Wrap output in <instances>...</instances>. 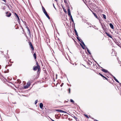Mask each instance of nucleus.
I'll return each instance as SVG.
<instances>
[{"label":"nucleus","mask_w":121,"mask_h":121,"mask_svg":"<svg viewBox=\"0 0 121 121\" xmlns=\"http://www.w3.org/2000/svg\"><path fill=\"white\" fill-rule=\"evenodd\" d=\"M38 69L37 73L38 74H39L41 71L40 67H39L37 66H34L33 67V70L35 71L36 70Z\"/></svg>","instance_id":"1"},{"label":"nucleus","mask_w":121,"mask_h":121,"mask_svg":"<svg viewBox=\"0 0 121 121\" xmlns=\"http://www.w3.org/2000/svg\"><path fill=\"white\" fill-rule=\"evenodd\" d=\"M30 85V81H29L27 83L26 85L24 86V88L26 89L28 88L29 86Z\"/></svg>","instance_id":"2"},{"label":"nucleus","mask_w":121,"mask_h":121,"mask_svg":"<svg viewBox=\"0 0 121 121\" xmlns=\"http://www.w3.org/2000/svg\"><path fill=\"white\" fill-rule=\"evenodd\" d=\"M101 25L102 26V28L103 29V30L105 31H106V26L104 24H101Z\"/></svg>","instance_id":"3"},{"label":"nucleus","mask_w":121,"mask_h":121,"mask_svg":"<svg viewBox=\"0 0 121 121\" xmlns=\"http://www.w3.org/2000/svg\"><path fill=\"white\" fill-rule=\"evenodd\" d=\"M29 43L31 49L33 51L34 50V48L31 43L30 42H29Z\"/></svg>","instance_id":"4"},{"label":"nucleus","mask_w":121,"mask_h":121,"mask_svg":"<svg viewBox=\"0 0 121 121\" xmlns=\"http://www.w3.org/2000/svg\"><path fill=\"white\" fill-rule=\"evenodd\" d=\"M102 69H101V70L102 71L105 73H107L108 72V71L105 69H103L101 67Z\"/></svg>","instance_id":"5"},{"label":"nucleus","mask_w":121,"mask_h":121,"mask_svg":"<svg viewBox=\"0 0 121 121\" xmlns=\"http://www.w3.org/2000/svg\"><path fill=\"white\" fill-rule=\"evenodd\" d=\"M55 110L56 111L59 112H61L65 113V112L64 111L61 110L56 109Z\"/></svg>","instance_id":"6"},{"label":"nucleus","mask_w":121,"mask_h":121,"mask_svg":"<svg viewBox=\"0 0 121 121\" xmlns=\"http://www.w3.org/2000/svg\"><path fill=\"white\" fill-rule=\"evenodd\" d=\"M8 13L9 12H7L6 13V16L8 17H9L11 16V13H9V14H8Z\"/></svg>","instance_id":"7"},{"label":"nucleus","mask_w":121,"mask_h":121,"mask_svg":"<svg viewBox=\"0 0 121 121\" xmlns=\"http://www.w3.org/2000/svg\"><path fill=\"white\" fill-rule=\"evenodd\" d=\"M68 12V15L69 16H70L71 15V13H70V10L69 8L67 9Z\"/></svg>","instance_id":"8"},{"label":"nucleus","mask_w":121,"mask_h":121,"mask_svg":"<svg viewBox=\"0 0 121 121\" xmlns=\"http://www.w3.org/2000/svg\"><path fill=\"white\" fill-rule=\"evenodd\" d=\"M27 28V29L28 30V34L30 35H31V34H30V30L29 28L28 27H26Z\"/></svg>","instance_id":"9"},{"label":"nucleus","mask_w":121,"mask_h":121,"mask_svg":"<svg viewBox=\"0 0 121 121\" xmlns=\"http://www.w3.org/2000/svg\"><path fill=\"white\" fill-rule=\"evenodd\" d=\"M39 107L40 108H41L42 109L43 108V104L42 103H41L40 104Z\"/></svg>","instance_id":"10"},{"label":"nucleus","mask_w":121,"mask_h":121,"mask_svg":"<svg viewBox=\"0 0 121 121\" xmlns=\"http://www.w3.org/2000/svg\"><path fill=\"white\" fill-rule=\"evenodd\" d=\"M44 14H45L46 16L49 19H50V17L48 15V14L47 13H44Z\"/></svg>","instance_id":"11"},{"label":"nucleus","mask_w":121,"mask_h":121,"mask_svg":"<svg viewBox=\"0 0 121 121\" xmlns=\"http://www.w3.org/2000/svg\"><path fill=\"white\" fill-rule=\"evenodd\" d=\"M109 26L112 29H114L112 23H110L109 24Z\"/></svg>","instance_id":"12"},{"label":"nucleus","mask_w":121,"mask_h":121,"mask_svg":"<svg viewBox=\"0 0 121 121\" xmlns=\"http://www.w3.org/2000/svg\"><path fill=\"white\" fill-rule=\"evenodd\" d=\"M15 15H16V17L17 18L18 21V22L20 20L19 18V17L17 15V14L16 13H15Z\"/></svg>","instance_id":"13"},{"label":"nucleus","mask_w":121,"mask_h":121,"mask_svg":"<svg viewBox=\"0 0 121 121\" xmlns=\"http://www.w3.org/2000/svg\"><path fill=\"white\" fill-rule=\"evenodd\" d=\"M105 33L106 34V35L108 36L109 37L111 38H112V36L110 35L109 33L107 32H106Z\"/></svg>","instance_id":"14"},{"label":"nucleus","mask_w":121,"mask_h":121,"mask_svg":"<svg viewBox=\"0 0 121 121\" xmlns=\"http://www.w3.org/2000/svg\"><path fill=\"white\" fill-rule=\"evenodd\" d=\"M33 56L35 59H36V55L35 53H34L33 54Z\"/></svg>","instance_id":"15"},{"label":"nucleus","mask_w":121,"mask_h":121,"mask_svg":"<svg viewBox=\"0 0 121 121\" xmlns=\"http://www.w3.org/2000/svg\"><path fill=\"white\" fill-rule=\"evenodd\" d=\"M113 78L118 83H119V81L115 77H114Z\"/></svg>","instance_id":"16"},{"label":"nucleus","mask_w":121,"mask_h":121,"mask_svg":"<svg viewBox=\"0 0 121 121\" xmlns=\"http://www.w3.org/2000/svg\"><path fill=\"white\" fill-rule=\"evenodd\" d=\"M74 30L76 34V35L77 36H78V33L76 30L75 29Z\"/></svg>","instance_id":"17"},{"label":"nucleus","mask_w":121,"mask_h":121,"mask_svg":"<svg viewBox=\"0 0 121 121\" xmlns=\"http://www.w3.org/2000/svg\"><path fill=\"white\" fill-rule=\"evenodd\" d=\"M70 18L72 22H74V21L73 19V18H72V16H71V15H70Z\"/></svg>","instance_id":"18"},{"label":"nucleus","mask_w":121,"mask_h":121,"mask_svg":"<svg viewBox=\"0 0 121 121\" xmlns=\"http://www.w3.org/2000/svg\"><path fill=\"white\" fill-rule=\"evenodd\" d=\"M84 3L86 4V3H87L88 1H89V0H82Z\"/></svg>","instance_id":"19"},{"label":"nucleus","mask_w":121,"mask_h":121,"mask_svg":"<svg viewBox=\"0 0 121 121\" xmlns=\"http://www.w3.org/2000/svg\"><path fill=\"white\" fill-rule=\"evenodd\" d=\"M72 117L73 118H74V119H75L77 121H78L77 120L78 119V118L76 117L75 116L73 115V116H72Z\"/></svg>","instance_id":"20"},{"label":"nucleus","mask_w":121,"mask_h":121,"mask_svg":"<svg viewBox=\"0 0 121 121\" xmlns=\"http://www.w3.org/2000/svg\"><path fill=\"white\" fill-rule=\"evenodd\" d=\"M102 15L104 19H106V16L104 14H102Z\"/></svg>","instance_id":"21"},{"label":"nucleus","mask_w":121,"mask_h":121,"mask_svg":"<svg viewBox=\"0 0 121 121\" xmlns=\"http://www.w3.org/2000/svg\"><path fill=\"white\" fill-rule=\"evenodd\" d=\"M36 66H37L39 67H40V66L39 65V63L38 62V61H36Z\"/></svg>","instance_id":"22"},{"label":"nucleus","mask_w":121,"mask_h":121,"mask_svg":"<svg viewBox=\"0 0 121 121\" xmlns=\"http://www.w3.org/2000/svg\"><path fill=\"white\" fill-rule=\"evenodd\" d=\"M81 40V41L80 42L83 45V46H85V45L84 44L82 40Z\"/></svg>","instance_id":"23"},{"label":"nucleus","mask_w":121,"mask_h":121,"mask_svg":"<svg viewBox=\"0 0 121 121\" xmlns=\"http://www.w3.org/2000/svg\"><path fill=\"white\" fill-rule=\"evenodd\" d=\"M86 49H87V51L88 52V53L89 54H91V53H90V52L89 50V49H88V48H86Z\"/></svg>","instance_id":"24"},{"label":"nucleus","mask_w":121,"mask_h":121,"mask_svg":"<svg viewBox=\"0 0 121 121\" xmlns=\"http://www.w3.org/2000/svg\"><path fill=\"white\" fill-rule=\"evenodd\" d=\"M17 82L19 83L20 84L21 82V81L20 80L18 79L17 80Z\"/></svg>","instance_id":"25"},{"label":"nucleus","mask_w":121,"mask_h":121,"mask_svg":"<svg viewBox=\"0 0 121 121\" xmlns=\"http://www.w3.org/2000/svg\"><path fill=\"white\" fill-rule=\"evenodd\" d=\"M80 45L82 47V48L83 49H85V48L82 45V44L81 43H80Z\"/></svg>","instance_id":"26"},{"label":"nucleus","mask_w":121,"mask_h":121,"mask_svg":"<svg viewBox=\"0 0 121 121\" xmlns=\"http://www.w3.org/2000/svg\"><path fill=\"white\" fill-rule=\"evenodd\" d=\"M93 14H94V16L96 17V18H98L96 14L95 13H93Z\"/></svg>","instance_id":"27"},{"label":"nucleus","mask_w":121,"mask_h":121,"mask_svg":"<svg viewBox=\"0 0 121 121\" xmlns=\"http://www.w3.org/2000/svg\"><path fill=\"white\" fill-rule=\"evenodd\" d=\"M84 116L85 117L87 118H89V117L86 114H84Z\"/></svg>","instance_id":"28"},{"label":"nucleus","mask_w":121,"mask_h":121,"mask_svg":"<svg viewBox=\"0 0 121 121\" xmlns=\"http://www.w3.org/2000/svg\"><path fill=\"white\" fill-rule=\"evenodd\" d=\"M116 44H117V45H118L120 47H121V45L120 44V43L118 42H117V43H116Z\"/></svg>","instance_id":"29"},{"label":"nucleus","mask_w":121,"mask_h":121,"mask_svg":"<svg viewBox=\"0 0 121 121\" xmlns=\"http://www.w3.org/2000/svg\"><path fill=\"white\" fill-rule=\"evenodd\" d=\"M63 9L64 11V12L65 13H66L67 12V11H66V9H65L64 8H63Z\"/></svg>","instance_id":"30"},{"label":"nucleus","mask_w":121,"mask_h":121,"mask_svg":"<svg viewBox=\"0 0 121 121\" xmlns=\"http://www.w3.org/2000/svg\"><path fill=\"white\" fill-rule=\"evenodd\" d=\"M43 11L44 13L47 12L45 9H43Z\"/></svg>","instance_id":"31"},{"label":"nucleus","mask_w":121,"mask_h":121,"mask_svg":"<svg viewBox=\"0 0 121 121\" xmlns=\"http://www.w3.org/2000/svg\"><path fill=\"white\" fill-rule=\"evenodd\" d=\"M77 39H78V40L80 41V42L81 41V39H80L78 38V36H77Z\"/></svg>","instance_id":"32"},{"label":"nucleus","mask_w":121,"mask_h":121,"mask_svg":"<svg viewBox=\"0 0 121 121\" xmlns=\"http://www.w3.org/2000/svg\"><path fill=\"white\" fill-rule=\"evenodd\" d=\"M70 101L71 102L73 103H74V101L73 99H70Z\"/></svg>","instance_id":"33"},{"label":"nucleus","mask_w":121,"mask_h":121,"mask_svg":"<svg viewBox=\"0 0 121 121\" xmlns=\"http://www.w3.org/2000/svg\"><path fill=\"white\" fill-rule=\"evenodd\" d=\"M103 77L106 79L108 81V79L106 78L104 76H103Z\"/></svg>","instance_id":"34"},{"label":"nucleus","mask_w":121,"mask_h":121,"mask_svg":"<svg viewBox=\"0 0 121 121\" xmlns=\"http://www.w3.org/2000/svg\"><path fill=\"white\" fill-rule=\"evenodd\" d=\"M68 91L69 93H70V88L68 89Z\"/></svg>","instance_id":"35"},{"label":"nucleus","mask_w":121,"mask_h":121,"mask_svg":"<svg viewBox=\"0 0 121 121\" xmlns=\"http://www.w3.org/2000/svg\"><path fill=\"white\" fill-rule=\"evenodd\" d=\"M38 102V100H37L35 101V104H36Z\"/></svg>","instance_id":"36"},{"label":"nucleus","mask_w":121,"mask_h":121,"mask_svg":"<svg viewBox=\"0 0 121 121\" xmlns=\"http://www.w3.org/2000/svg\"><path fill=\"white\" fill-rule=\"evenodd\" d=\"M64 0V2H65V3H66V4L67 2V1L66 0Z\"/></svg>","instance_id":"37"},{"label":"nucleus","mask_w":121,"mask_h":121,"mask_svg":"<svg viewBox=\"0 0 121 121\" xmlns=\"http://www.w3.org/2000/svg\"><path fill=\"white\" fill-rule=\"evenodd\" d=\"M64 83H62L61 85H60V86L61 87H62V86L63 85Z\"/></svg>","instance_id":"38"},{"label":"nucleus","mask_w":121,"mask_h":121,"mask_svg":"<svg viewBox=\"0 0 121 121\" xmlns=\"http://www.w3.org/2000/svg\"><path fill=\"white\" fill-rule=\"evenodd\" d=\"M42 9H43H43H44V7L43 6H42Z\"/></svg>","instance_id":"39"},{"label":"nucleus","mask_w":121,"mask_h":121,"mask_svg":"<svg viewBox=\"0 0 121 121\" xmlns=\"http://www.w3.org/2000/svg\"><path fill=\"white\" fill-rule=\"evenodd\" d=\"M100 76H101L102 77H103V76H104L102 74H101V75H100Z\"/></svg>","instance_id":"40"},{"label":"nucleus","mask_w":121,"mask_h":121,"mask_svg":"<svg viewBox=\"0 0 121 121\" xmlns=\"http://www.w3.org/2000/svg\"><path fill=\"white\" fill-rule=\"evenodd\" d=\"M51 120L52 121H54V120L51 119Z\"/></svg>","instance_id":"41"},{"label":"nucleus","mask_w":121,"mask_h":121,"mask_svg":"<svg viewBox=\"0 0 121 121\" xmlns=\"http://www.w3.org/2000/svg\"><path fill=\"white\" fill-rule=\"evenodd\" d=\"M98 74H99V75H101V73H99Z\"/></svg>","instance_id":"42"},{"label":"nucleus","mask_w":121,"mask_h":121,"mask_svg":"<svg viewBox=\"0 0 121 121\" xmlns=\"http://www.w3.org/2000/svg\"><path fill=\"white\" fill-rule=\"evenodd\" d=\"M94 121H98V120H94Z\"/></svg>","instance_id":"43"},{"label":"nucleus","mask_w":121,"mask_h":121,"mask_svg":"<svg viewBox=\"0 0 121 121\" xmlns=\"http://www.w3.org/2000/svg\"><path fill=\"white\" fill-rule=\"evenodd\" d=\"M1 65H0V69H1Z\"/></svg>","instance_id":"44"},{"label":"nucleus","mask_w":121,"mask_h":121,"mask_svg":"<svg viewBox=\"0 0 121 121\" xmlns=\"http://www.w3.org/2000/svg\"><path fill=\"white\" fill-rule=\"evenodd\" d=\"M57 0H55L56 1H57Z\"/></svg>","instance_id":"45"},{"label":"nucleus","mask_w":121,"mask_h":121,"mask_svg":"<svg viewBox=\"0 0 121 121\" xmlns=\"http://www.w3.org/2000/svg\"><path fill=\"white\" fill-rule=\"evenodd\" d=\"M55 117L56 118V119H57V118H56V115H55Z\"/></svg>","instance_id":"46"}]
</instances>
